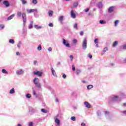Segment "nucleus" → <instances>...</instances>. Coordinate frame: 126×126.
I'll use <instances>...</instances> for the list:
<instances>
[{
	"label": "nucleus",
	"instance_id": "obj_1",
	"mask_svg": "<svg viewBox=\"0 0 126 126\" xmlns=\"http://www.w3.org/2000/svg\"><path fill=\"white\" fill-rule=\"evenodd\" d=\"M121 98H126V94L122 93L120 95V98L117 95H111L108 97V104L111 105L113 102H118Z\"/></svg>",
	"mask_w": 126,
	"mask_h": 126
},
{
	"label": "nucleus",
	"instance_id": "obj_2",
	"mask_svg": "<svg viewBox=\"0 0 126 126\" xmlns=\"http://www.w3.org/2000/svg\"><path fill=\"white\" fill-rule=\"evenodd\" d=\"M17 17H21V16H22L23 27H25V25L27 21V17H26V14L25 13H22V12L18 11L17 13Z\"/></svg>",
	"mask_w": 126,
	"mask_h": 126
},
{
	"label": "nucleus",
	"instance_id": "obj_3",
	"mask_svg": "<svg viewBox=\"0 0 126 126\" xmlns=\"http://www.w3.org/2000/svg\"><path fill=\"white\" fill-rule=\"evenodd\" d=\"M82 49L84 50L87 49V37H85L83 40Z\"/></svg>",
	"mask_w": 126,
	"mask_h": 126
},
{
	"label": "nucleus",
	"instance_id": "obj_4",
	"mask_svg": "<svg viewBox=\"0 0 126 126\" xmlns=\"http://www.w3.org/2000/svg\"><path fill=\"white\" fill-rule=\"evenodd\" d=\"M63 44L66 47V48L70 47V44H69V43H68V41H67V40H65L64 38H63Z\"/></svg>",
	"mask_w": 126,
	"mask_h": 126
},
{
	"label": "nucleus",
	"instance_id": "obj_5",
	"mask_svg": "<svg viewBox=\"0 0 126 126\" xmlns=\"http://www.w3.org/2000/svg\"><path fill=\"white\" fill-rule=\"evenodd\" d=\"M33 74L35 75H38V76L41 77V76H42L43 73L41 71H37L36 72L34 71Z\"/></svg>",
	"mask_w": 126,
	"mask_h": 126
},
{
	"label": "nucleus",
	"instance_id": "obj_6",
	"mask_svg": "<svg viewBox=\"0 0 126 126\" xmlns=\"http://www.w3.org/2000/svg\"><path fill=\"white\" fill-rule=\"evenodd\" d=\"M114 10H115V6H111L108 9V11L109 13H112Z\"/></svg>",
	"mask_w": 126,
	"mask_h": 126
},
{
	"label": "nucleus",
	"instance_id": "obj_7",
	"mask_svg": "<svg viewBox=\"0 0 126 126\" xmlns=\"http://www.w3.org/2000/svg\"><path fill=\"white\" fill-rule=\"evenodd\" d=\"M70 15H71V17L72 18H76V15H75V13H74V11L73 10H71V12H70Z\"/></svg>",
	"mask_w": 126,
	"mask_h": 126
},
{
	"label": "nucleus",
	"instance_id": "obj_8",
	"mask_svg": "<svg viewBox=\"0 0 126 126\" xmlns=\"http://www.w3.org/2000/svg\"><path fill=\"white\" fill-rule=\"evenodd\" d=\"M29 111L31 115H32V114H34V113H35V109H34L32 107H29Z\"/></svg>",
	"mask_w": 126,
	"mask_h": 126
},
{
	"label": "nucleus",
	"instance_id": "obj_9",
	"mask_svg": "<svg viewBox=\"0 0 126 126\" xmlns=\"http://www.w3.org/2000/svg\"><path fill=\"white\" fill-rule=\"evenodd\" d=\"M3 4H4V5H5L6 7H8V6L10 5V4H9V2H8V1H7V0L3 1Z\"/></svg>",
	"mask_w": 126,
	"mask_h": 126
},
{
	"label": "nucleus",
	"instance_id": "obj_10",
	"mask_svg": "<svg viewBox=\"0 0 126 126\" xmlns=\"http://www.w3.org/2000/svg\"><path fill=\"white\" fill-rule=\"evenodd\" d=\"M33 82L34 84H36V83H39L40 82V79L38 78H34Z\"/></svg>",
	"mask_w": 126,
	"mask_h": 126
},
{
	"label": "nucleus",
	"instance_id": "obj_11",
	"mask_svg": "<svg viewBox=\"0 0 126 126\" xmlns=\"http://www.w3.org/2000/svg\"><path fill=\"white\" fill-rule=\"evenodd\" d=\"M24 73V71H23V70L21 69L20 70H17L16 71V74L18 75H21V74H23Z\"/></svg>",
	"mask_w": 126,
	"mask_h": 126
},
{
	"label": "nucleus",
	"instance_id": "obj_12",
	"mask_svg": "<svg viewBox=\"0 0 126 126\" xmlns=\"http://www.w3.org/2000/svg\"><path fill=\"white\" fill-rule=\"evenodd\" d=\"M28 13H31L34 12V11L37 12V9H27Z\"/></svg>",
	"mask_w": 126,
	"mask_h": 126
},
{
	"label": "nucleus",
	"instance_id": "obj_13",
	"mask_svg": "<svg viewBox=\"0 0 126 126\" xmlns=\"http://www.w3.org/2000/svg\"><path fill=\"white\" fill-rule=\"evenodd\" d=\"M85 106H86V108H88V109H89L91 107V105L89 103V102L87 101H85L84 103Z\"/></svg>",
	"mask_w": 126,
	"mask_h": 126
},
{
	"label": "nucleus",
	"instance_id": "obj_14",
	"mask_svg": "<svg viewBox=\"0 0 126 126\" xmlns=\"http://www.w3.org/2000/svg\"><path fill=\"white\" fill-rule=\"evenodd\" d=\"M55 123L57 124L56 126H60L61 121H60L58 118L55 119Z\"/></svg>",
	"mask_w": 126,
	"mask_h": 126
},
{
	"label": "nucleus",
	"instance_id": "obj_15",
	"mask_svg": "<svg viewBox=\"0 0 126 126\" xmlns=\"http://www.w3.org/2000/svg\"><path fill=\"white\" fill-rule=\"evenodd\" d=\"M51 72L53 76L57 77V73H56V71H55V70L54 69V68L53 67L51 68Z\"/></svg>",
	"mask_w": 126,
	"mask_h": 126
},
{
	"label": "nucleus",
	"instance_id": "obj_16",
	"mask_svg": "<svg viewBox=\"0 0 126 126\" xmlns=\"http://www.w3.org/2000/svg\"><path fill=\"white\" fill-rule=\"evenodd\" d=\"M97 7H98L99 8H102V7H103V3H102V2H99L97 4Z\"/></svg>",
	"mask_w": 126,
	"mask_h": 126
},
{
	"label": "nucleus",
	"instance_id": "obj_17",
	"mask_svg": "<svg viewBox=\"0 0 126 126\" xmlns=\"http://www.w3.org/2000/svg\"><path fill=\"white\" fill-rule=\"evenodd\" d=\"M108 47H105L103 49L102 52V54L104 55L108 51Z\"/></svg>",
	"mask_w": 126,
	"mask_h": 126
},
{
	"label": "nucleus",
	"instance_id": "obj_18",
	"mask_svg": "<svg viewBox=\"0 0 126 126\" xmlns=\"http://www.w3.org/2000/svg\"><path fill=\"white\" fill-rule=\"evenodd\" d=\"M107 23V22L105 20H100L99 21V24H102V25H105Z\"/></svg>",
	"mask_w": 126,
	"mask_h": 126
},
{
	"label": "nucleus",
	"instance_id": "obj_19",
	"mask_svg": "<svg viewBox=\"0 0 126 126\" xmlns=\"http://www.w3.org/2000/svg\"><path fill=\"white\" fill-rule=\"evenodd\" d=\"M15 16V15L14 14H12L10 16H9L7 19V20H11V19H13V17H14Z\"/></svg>",
	"mask_w": 126,
	"mask_h": 126
},
{
	"label": "nucleus",
	"instance_id": "obj_20",
	"mask_svg": "<svg viewBox=\"0 0 126 126\" xmlns=\"http://www.w3.org/2000/svg\"><path fill=\"white\" fill-rule=\"evenodd\" d=\"M34 28L37 30H39V29H42V26H39L38 25H35Z\"/></svg>",
	"mask_w": 126,
	"mask_h": 126
},
{
	"label": "nucleus",
	"instance_id": "obj_21",
	"mask_svg": "<svg viewBox=\"0 0 126 126\" xmlns=\"http://www.w3.org/2000/svg\"><path fill=\"white\" fill-rule=\"evenodd\" d=\"M33 28V21H31L29 26V29H32Z\"/></svg>",
	"mask_w": 126,
	"mask_h": 126
},
{
	"label": "nucleus",
	"instance_id": "obj_22",
	"mask_svg": "<svg viewBox=\"0 0 126 126\" xmlns=\"http://www.w3.org/2000/svg\"><path fill=\"white\" fill-rule=\"evenodd\" d=\"M118 44H119V42H118V41H115L113 43V45H112V46H113L114 48H115V47H117V46H118Z\"/></svg>",
	"mask_w": 126,
	"mask_h": 126
},
{
	"label": "nucleus",
	"instance_id": "obj_23",
	"mask_svg": "<svg viewBox=\"0 0 126 126\" xmlns=\"http://www.w3.org/2000/svg\"><path fill=\"white\" fill-rule=\"evenodd\" d=\"M73 28H74V29H75L76 30H78V27H77V23H75L74 24Z\"/></svg>",
	"mask_w": 126,
	"mask_h": 126
},
{
	"label": "nucleus",
	"instance_id": "obj_24",
	"mask_svg": "<svg viewBox=\"0 0 126 126\" xmlns=\"http://www.w3.org/2000/svg\"><path fill=\"white\" fill-rule=\"evenodd\" d=\"M37 88H41V84L39 83H36L34 84Z\"/></svg>",
	"mask_w": 126,
	"mask_h": 126
},
{
	"label": "nucleus",
	"instance_id": "obj_25",
	"mask_svg": "<svg viewBox=\"0 0 126 126\" xmlns=\"http://www.w3.org/2000/svg\"><path fill=\"white\" fill-rule=\"evenodd\" d=\"M81 72V70H80V69H76V75H78V74H79V73H80Z\"/></svg>",
	"mask_w": 126,
	"mask_h": 126
},
{
	"label": "nucleus",
	"instance_id": "obj_26",
	"mask_svg": "<svg viewBox=\"0 0 126 126\" xmlns=\"http://www.w3.org/2000/svg\"><path fill=\"white\" fill-rule=\"evenodd\" d=\"M119 22H120V20H116L114 22V26H115V27H117V26H118V24H119Z\"/></svg>",
	"mask_w": 126,
	"mask_h": 126
},
{
	"label": "nucleus",
	"instance_id": "obj_27",
	"mask_svg": "<svg viewBox=\"0 0 126 126\" xmlns=\"http://www.w3.org/2000/svg\"><path fill=\"white\" fill-rule=\"evenodd\" d=\"M15 93V91L14 90V88H12L11 90H10L9 94H14Z\"/></svg>",
	"mask_w": 126,
	"mask_h": 126
},
{
	"label": "nucleus",
	"instance_id": "obj_28",
	"mask_svg": "<svg viewBox=\"0 0 126 126\" xmlns=\"http://www.w3.org/2000/svg\"><path fill=\"white\" fill-rule=\"evenodd\" d=\"M32 94L33 95V96H35V98H38V94H36V92H35V90H33L32 92Z\"/></svg>",
	"mask_w": 126,
	"mask_h": 126
},
{
	"label": "nucleus",
	"instance_id": "obj_29",
	"mask_svg": "<svg viewBox=\"0 0 126 126\" xmlns=\"http://www.w3.org/2000/svg\"><path fill=\"white\" fill-rule=\"evenodd\" d=\"M9 43L10 44H14L15 43L14 40L13 39H10L9 40Z\"/></svg>",
	"mask_w": 126,
	"mask_h": 126
},
{
	"label": "nucleus",
	"instance_id": "obj_30",
	"mask_svg": "<svg viewBox=\"0 0 126 126\" xmlns=\"http://www.w3.org/2000/svg\"><path fill=\"white\" fill-rule=\"evenodd\" d=\"M26 97L27 99H30V98H31V94H27Z\"/></svg>",
	"mask_w": 126,
	"mask_h": 126
},
{
	"label": "nucleus",
	"instance_id": "obj_31",
	"mask_svg": "<svg viewBox=\"0 0 126 126\" xmlns=\"http://www.w3.org/2000/svg\"><path fill=\"white\" fill-rule=\"evenodd\" d=\"M41 111L42 113H44V114H47V113H48V110L45 109H41Z\"/></svg>",
	"mask_w": 126,
	"mask_h": 126
},
{
	"label": "nucleus",
	"instance_id": "obj_32",
	"mask_svg": "<svg viewBox=\"0 0 126 126\" xmlns=\"http://www.w3.org/2000/svg\"><path fill=\"white\" fill-rule=\"evenodd\" d=\"M44 87L45 88H47V89H49V90H51V89H52V88L51 87V86H50L48 85H45Z\"/></svg>",
	"mask_w": 126,
	"mask_h": 126
},
{
	"label": "nucleus",
	"instance_id": "obj_33",
	"mask_svg": "<svg viewBox=\"0 0 126 126\" xmlns=\"http://www.w3.org/2000/svg\"><path fill=\"white\" fill-rule=\"evenodd\" d=\"M77 6H78V2H75L73 3V7H77Z\"/></svg>",
	"mask_w": 126,
	"mask_h": 126
},
{
	"label": "nucleus",
	"instance_id": "obj_34",
	"mask_svg": "<svg viewBox=\"0 0 126 126\" xmlns=\"http://www.w3.org/2000/svg\"><path fill=\"white\" fill-rule=\"evenodd\" d=\"M92 88H93V85H89L87 86V89L88 90H90V89H92Z\"/></svg>",
	"mask_w": 126,
	"mask_h": 126
},
{
	"label": "nucleus",
	"instance_id": "obj_35",
	"mask_svg": "<svg viewBox=\"0 0 126 126\" xmlns=\"http://www.w3.org/2000/svg\"><path fill=\"white\" fill-rule=\"evenodd\" d=\"M2 73H5V74H7V73H8V72H7V71L5 69H2Z\"/></svg>",
	"mask_w": 126,
	"mask_h": 126
},
{
	"label": "nucleus",
	"instance_id": "obj_36",
	"mask_svg": "<svg viewBox=\"0 0 126 126\" xmlns=\"http://www.w3.org/2000/svg\"><path fill=\"white\" fill-rule=\"evenodd\" d=\"M21 44H22V42L21 41H19L18 44H17V47L19 49H20V47H21Z\"/></svg>",
	"mask_w": 126,
	"mask_h": 126
},
{
	"label": "nucleus",
	"instance_id": "obj_37",
	"mask_svg": "<svg viewBox=\"0 0 126 126\" xmlns=\"http://www.w3.org/2000/svg\"><path fill=\"white\" fill-rule=\"evenodd\" d=\"M25 27H24V28L23 29V34L24 35L25 34H27V31L26 30H25V29H24Z\"/></svg>",
	"mask_w": 126,
	"mask_h": 126
},
{
	"label": "nucleus",
	"instance_id": "obj_38",
	"mask_svg": "<svg viewBox=\"0 0 126 126\" xmlns=\"http://www.w3.org/2000/svg\"><path fill=\"white\" fill-rule=\"evenodd\" d=\"M63 16H61L59 18V21H60V22H63Z\"/></svg>",
	"mask_w": 126,
	"mask_h": 126
},
{
	"label": "nucleus",
	"instance_id": "obj_39",
	"mask_svg": "<svg viewBox=\"0 0 126 126\" xmlns=\"http://www.w3.org/2000/svg\"><path fill=\"white\" fill-rule=\"evenodd\" d=\"M48 14H49V16H50V17L53 16V11H49L48 12Z\"/></svg>",
	"mask_w": 126,
	"mask_h": 126
},
{
	"label": "nucleus",
	"instance_id": "obj_40",
	"mask_svg": "<svg viewBox=\"0 0 126 126\" xmlns=\"http://www.w3.org/2000/svg\"><path fill=\"white\" fill-rule=\"evenodd\" d=\"M73 43L74 44V45H76L77 43V39H74L73 40Z\"/></svg>",
	"mask_w": 126,
	"mask_h": 126
},
{
	"label": "nucleus",
	"instance_id": "obj_41",
	"mask_svg": "<svg viewBox=\"0 0 126 126\" xmlns=\"http://www.w3.org/2000/svg\"><path fill=\"white\" fill-rule=\"evenodd\" d=\"M94 44H98L99 43L98 38L94 39Z\"/></svg>",
	"mask_w": 126,
	"mask_h": 126
},
{
	"label": "nucleus",
	"instance_id": "obj_42",
	"mask_svg": "<svg viewBox=\"0 0 126 126\" xmlns=\"http://www.w3.org/2000/svg\"><path fill=\"white\" fill-rule=\"evenodd\" d=\"M70 120H71V121H73V122H75L76 119L75 118V117L72 116L71 117Z\"/></svg>",
	"mask_w": 126,
	"mask_h": 126
},
{
	"label": "nucleus",
	"instance_id": "obj_43",
	"mask_svg": "<svg viewBox=\"0 0 126 126\" xmlns=\"http://www.w3.org/2000/svg\"><path fill=\"white\" fill-rule=\"evenodd\" d=\"M37 50L38 51H41V50H42V46H41V45H39L38 47H37Z\"/></svg>",
	"mask_w": 126,
	"mask_h": 126
},
{
	"label": "nucleus",
	"instance_id": "obj_44",
	"mask_svg": "<svg viewBox=\"0 0 126 126\" xmlns=\"http://www.w3.org/2000/svg\"><path fill=\"white\" fill-rule=\"evenodd\" d=\"M4 25H0V30H2V29H4Z\"/></svg>",
	"mask_w": 126,
	"mask_h": 126
},
{
	"label": "nucleus",
	"instance_id": "obj_45",
	"mask_svg": "<svg viewBox=\"0 0 126 126\" xmlns=\"http://www.w3.org/2000/svg\"><path fill=\"white\" fill-rule=\"evenodd\" d=\"M97 116L98 117H100V116H101V112L100 111V110L97 111Z\"/></svg>",
	"mask_w": 126,
	"mask_h": 126
},
{
	"label": "nucleus",
	"instance_id": "obj_46",
	"mask_svg": "<svg viewBox=\"0 0 126 126\" xmlns=\"http://www.w3.org/2000/svg\"><path fill=\"white\" fill-rule=\"evenodd\" d=\"M32 3H33V4H37V3H38V1H37V0H32Z\"/></svg>",
	"mask_w": 126,
	"mask_h": 126
},
{
	"label": "nucleus",
	"instance_id": "obj_47",
	"mask_svg": "<svg viewBox=\"0 0 126 126\" xmlns=\"http://www.w3.org/2000/svg\"><path fill=\"white\" fill-rule=\"evenodd\" d=\"M22 4H26L27 3V1L25 0H22Z\"/></svg>",
	"mask_w": 126,
	"mask_h": 126
},
{
	"label": "nucleus",
	"instance_id": "obj_48",
	"mask_svg": "<svg viewBox=\"0 0 126 126\" xmlns=\"http://www.w3.org/2000/svg\"><path fill=\"white\" fill-rule=\"evenodd\" d=\"M48 26H49V27H54V24L52 23H50L48 24Z\"/></svg>",
	"mask_w": 126,
	"mask_h": 126
},
{
	"label": "nucleus",
	"instance_id": "obj_49",
	"mask_svg": "<svg viewBox=\"0 0 126 126\" xmlns=\"http://www.w3.org/2000/svg\"><path fill=\"white\" fill-rule=\"evenodd\" d=\"M72 69L73 71H75V66L74 65H72Z\"/></svg>",
	"mask_w": 126,
	"mask_h": 126
},
{
	"label": "nucleus",
	"instance_id": "obj_50",
	"mask_svg": "<svg viewBox=\"0 0 126 126\" xmlns=\"http://www.w3.org/2000/svg\"><path fill=\"white\" fill-rule=\"evenodd\" d=\"M29 126H33V122H29Z\"/></svg>",
	"mask_w": 126,
	"mask_h": 126
},
{
	"label": "nucleus",
	"instance_id": "obj_51",
	"mask_svg": "<svg viewBox=\"0 0 126 126\" xmlns=\"http://www.w3.org/2000/svg\"><path fill=\"white\" fill-rule=\"evenodd\" d=\"M62 77H63L64 79H65V78H66V75H65V74H63L62 76Z\"/></svg>",
	"mask_w": 126,
	"mask_h": 126
},
{
	"label": "nucleus",
	"instance_id": "obj_52",
	"mask_svg": "<svg viewBox=\"0 0 126 126\" xmlns=\"http://www.w3.org/2000/svg\"><path fill=\"white\" fill-rule=\"evenodd\" d=\"M88 58H89L90 59H92V55H91L90 54H89L88 55Z\"/></svg>",
	"mask_w": 126,
	"mask_h": 126
},
{
	"label": "nucleus",
	"instance_id": "obj_53",
	"mask_svg": "<svg viewBox=\"0 0 126 126\" xmlns=\"http://www.w3.org/2000/svg\"><path fill=\"white\" fill-rule=\"evenodd\" d=\"M84 34V32H83V31H82L80 32V35L81 36H83V34Z\"/></svg>",
	"mask_w": 126,
	"mask_h": 126
},
{
	"label": "nucleus",
	"instance_id": "obj_54",
	"mask_svg": "<svg viewBox=\"0 0 126 126\" xmlns=\"http://www.w3.org/2000/svg\"><path fill=\"white\" fill-rule=\"evenodd\" d=\"M69 58H70L71 61H72V60L73 59V56L70 55V56H69Z\"/></svg>",
	"mask_w": 126,
	"mask_h": 126
},
{
	"label": "nucleus",
	"instance_id": "obj_55",
	"mask_svg": "<svg viewBox=\"0 0 126 126\" xmlns=\"http://www.w3.org/2000/svg\"><path fill=\"white\" fill-rule=\"evenodd\" d=\"M104 113H105V116H107V115H109V112L108 111H105Z\"/></svg>",
	"mask_w": 126,
	"mask_h": 126
},
{
	"label": "nucleus",
	"instance_id": "obj_56",
	"mask_svg": "<svg viewBox=\"0 0 126 126\" xmlns=\"http://www.w3.org/2000/svg\"><path fill=\"white\" fill-rule=\"evenodd\" d=\"M38 63V62H37V61H34V62H33V64L34 65H35V64H37V63Z\"/></svg>",
	"mask_w": 126,
	"mask_h": 126
},
{
	"label": "nucleus",
	"instance_id": "obj_57",
	"mask_svg": "<svg viewBox=\"0 0 126 126\" xmlns=\"http://www.w3.org/2000/svg\"><path fill=\"white\" fill-rule=\"evenodd\" d=\"M85 12H88L89 11V8H87L85 9Z\"/></svg>",
	"mask_w": 126,
	"mask_h": 126
},
{
	"label": "nucleus",
	"instance_id": "obj_58",
	"mask_svg": "<svg viewBox=\"0 0 126 126\" xmlns=\"http://www.w3.org/2000/svg\"><path fill=\"white\" fill-rule=\"evenodd\" d=\"M81 126H86V124H85V123H81Z\"/></svg>",
	"mask_w": 126,
	"mask_h": 126
},
{
	"label": "nucleus",
	"instance_id": "obj_59",
	"mask_svg": "<svg viewBox=\"0 0 126 126\" xmlns=\"http://www.w3.org/2000/svg\"><path fill=\"white\" fill-rule=\"evenodd\" d=\"M48 51H49V52H51L52 51V48L51 47H49L48 49Z\"/></svg>",
	"mask_w": 126,
	"mask_h": 126
},
{
	"label": "nucleus",
	"instance_id": "obj_60",
	"mask_svg": "<svg viewBox=\"0 0 126 126\" xmlns=\"http://www.w3.org/2000/svg\"><path fill=\"white\" fill-rule=\"evenodd\" d=\"M16 54L17 56H20V53H19V52H17L16 53Z\"/></svg>",
	"mask_w": 126,
	"mask_h": 126
},
{
	"label": "nucleus",
	"instance_id": "obj_61",
	"mask_svg": "<svg viewBox=\"0 0 126 126\" xmlns=\"http://www.w3.org/2000/svg\"><path fill=\"white\" fill-rule=\"evenodd\" d=\"M55 102H56V103H58L59 102V100L58 98H56V100H55Z\"/></svg>",
	"mask_w": 126,
	"mask_h": 126
},
{
	"label": "nucleus",
	"instance_id": "obj_62",
	"mask_svg": "<svg viewBox=\"0 0 126 126\" xmlns=\"http://www.w3.org/2000/svg\"><path fill=\"white\" fill-rule=\"evenodd\" d=\"M123 114H124V115H126V110L123 111Z\"/></svg>",
	"mask_w": 126,
	"mask_h": 126
},
{
	"label": "nucleus",
	"instance_id": "obj_63",
	"mask_svg": "<svg viewBox=\"0 0 126 126\" xmlns=\"http://www.w3.org/2000/svg\"><path fill=\"white\" fill-rule=\"evenodd\" d=\"M17 126H22L21 125V124H18L17 125Z\"/></svg>",
	"mask_w": 126,
	"mask_h": 126
},
{
	"label": "nucleus",
	"instance_id": "obj_64",
	"mask_svg": "<svg viewBox=\"0 0 126 126\" xmlns=\"http://www.w3.org/2000/svg\"><path fill=\"white\" fill-rule=\"evenodd\" d=\"M124 62L125 63H126V58L124 60Z\"/></svg>",
	"mask_w": 126,
	"mask_h": 126
}]
</instances>
